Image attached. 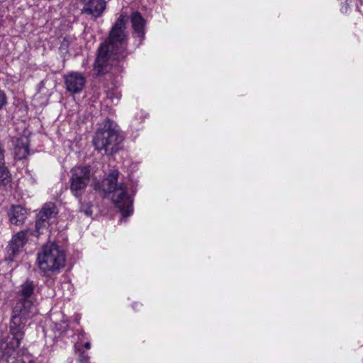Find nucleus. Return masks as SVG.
Masks as SVG:
<instances>
[{"instance_id":"ddd939ff","label":"nucleus","mask_w":363,"mask_h":363,"mask_svg":"<svg viewBox=\"0 0 363 363\" xmlns=\"http://www.w3.org/2000/svg\"><path fill=\"white\" fill-rule=\"evenodd\" d=\"M29 154L28 147L26 145L17 146L15 148V155L18 160L26 158Z\"/></svg>"},{"instance_id":"f3484780","label":"nucleus","mask_w":363,"mask_h":363,"mask_svg":"<svg viewBox=\"0 0 363 363\" xmlns=\"http://www.w3.org/2000/svg\"><path fill=\"white\" fill-rule=\"evenodd\" d=\"M84 213L86 215V216H91V213H92V211L90 209V208H87L86 210L84 211Z\"/></svg>"},{"instance_id":"9b49d317","label":"nucleus","mask_w":363,"mask_h":363,"mask_svg":"<svg viewBox=\"0 0 363 363\" xmlns=\"http://www.w3.org/2000/svg\"><path fill=\"white\" fill-rule=\"evenodd\" d=\"M130 21L134 33L142 41L145 38L146 21L139 12L135 11L130 16Z\"/></svg>"},{"instance_id":"39448f33","label":"nucleus","mask_w":363,"mask_h":363,"mask_svg":"<svg viewBox=\"0 0 363 363\" xmlns=\"http://www.w3.org/2000/svg\"><path fill=\"white\" fill-rule=\"evenodd\" d=\"M118 133L112 127L109 120L106 121L104 127L99 129L94 139V144L98 150H104L106 153L116 152L118 141Z\"/></svg>"},{"instance_id":"4468645a","label":"nucleus","mask_w":363,"mask_h":363,"mask_svg":"<svg viewBox=\"0 0 363 363\" xmlns=\"http://www.w3.org/2000/svg\"><path fill=\"white\" fill-rule=\"evenodd\" d=\"M121 94L118 92L117 91H108L107 93V98L111 101L113 104L116 105L118 103L120 99H121Z\"/></svg>"},{"instance_id":"6e6552de","label":"nucleus","mask_w":363,"mask_h":363,"mask_svg":"<svg viewBox=\"0 0 363 363\" xmlns=\"http://www.w3.org/2000/svg\"><path fill=\"white\" fill-rule=\"evenodd\" d=\"M86 79L82 73L71 72L65 76V84L67 91L80 93L84 87Z\"/></svg>"},{"instance_id":"7ed1b4c3","label":"nucleus","mask_w":363,"mask_h":363,"mask_svg":"<svg viewBox=\"0 0 363 363\" xmlns=\"http://www.w3.org/2000/svg\"><path fill=\"white\" fill-rule=\"evenodd\" d=\"M119 172L113 169L102 181L101 189L107 194L113 193L112 200L123 217L130 216L133 213V200L127 194L126 186L123 183H118Z\"/></svg>"},{"instance_id":"9d476101","label":"nucleus","mask_w":363,"mask_h":363,"mask_svg":"<svg viewBox=\"0 0 363 363\" xmlns=\"http://www.w3.org/2000/svg\"><path fill=\"white\" fill-rule=\"evenodd\" d=\"M104 0H89L84 6L82 12L94 18L100 17L106 9Z\"/></svg>"},{"instance_id":"20e7f679","label":"nucleus","mask_w":363,"mask_h":363,"mask_svg":"<svg viewBox=\"0 0 363 363\" xmlns=\"http://www.w3.org/2000/svg\"><path fill=\"white\" fill-rule=\"evenodd\" d=\"M38 264L45 276L58 273L65 264L64 251L55 243L44 245L38 254Z\"/></svg>"},{"instance_id":"423d86ee","label":"nucleus","mask_w":363,"mask_h":363,"mask_svg":"<svg viewBox=\"0 0 363 363\" xmlns=\"http://www.w3.org/2000/svg\"><path fill=\"white\" fill-rule=\"evenodd\" d=\"M91 169L89 165H79L72 168L69 177L70 191L76 198L80 199L88 186Z\"/></svg>"},{"instance_id":"f03ea898","label":"nucleus","mask_w":363,"mask_h":363,"mask_svg":"<svg viewBox=\"0 0 363 363\" xmlns=\"http://www.w3.org/2000/svg\"><path fill=\"white\" fill-rule=\"evenodd\" d=\"M125 28L126 16L121 13L110 30L108 38L99 48L94 64V69L99 74L110 71L112 60L123 59L128 55Z\"/></svg>"},{"instance_id":"f257e3e1","label":"nucleus","mask_w":363,"mask_h":363,"mask_svg":"<svg viewBox=\"0 0 363 363\" xmlns=\"http://www.w3.org/2000/svg\"><path fill=\"white\" fill-rule=\"evenodd\" d=\"M35 289L34 282L27 279L16 291L9 324V336L1 345L4 355L7 358L15 354L23 338L26 323L30 318L33 308Z\"/></svg>"},{"instance_id":"0eeeda50","label":"nucleus","mask_w":363,"mask_h":363,"mask_svg":"<svg viewBox=\"0 0 363 363\" xmlns=\"http://www.w3.org/2000/svg\"><path fill=\"white\" fill-rule=\"evenodd\" d=\"M28 231L22 230L16 234L7 247L6 260L13 261L15 257L21 251L28 240Z\"/></svg>"},{"instance_id":"2eb2a0df","label":"nucleus","mask_w":363,"mask_h":363,"mask_svg":"<svg viewBox=\"0 0 363 363\" xmlns=\"http://www.w3.org/2000/svg\"><path fill=\"white\" fill-rule=\"evenodd\" d=\"M79 362L80 363H89V355L83 350H79Z\"/></svg>"},{"instance_id":"dca6fc26","label":"nucleus","mask_w":363,"mask_h":363,"mask_svg":"<svg viewBox=\"0 0 363 363\" xmlns=\"http://www.w3.org/2000/svg\"><path fill=\"white\" fill-rule=\"evenodd\" d=\"M6 98L5 94L0 91V109L6 104Z\"/></svg>"},{"instance_id":"a211bd4d","label":"nucleus","mask_w":363,"mask_h":363,"mask_svg":"<svg viewBox=\"0 0 363 363\" xmlns=\"http://www.w3.org/2000/svg\"><path fill=\"white\" fill-rule=\"evenodd\" d=\"M84 347L86 349V350H89L91 348V343L89 342H86L85 344H84Z\"/></svg>"},{"instance_id":"f8f14e48","label":"nucleus","mask_w":363,"mask_h":363,"mask_svg":"<svg viewBox=\"0 0 363 363\" xmlns=\"http://www.w3.org/2000/svg\"><path fill=\"white\" fill-rule=\"evenodd\" d=\"M26 210L21 206H13L9 212V218L12 224L19 225L26 218Z\"/></svg>"},{"instance_id":"aec40b11","label":"nucleus","mask_w":363,"mask_h":363,"mask_svg":"<svg viewBox=\"0 0 363 363\" xmlns=\"http://www.w3.org/2000/svg\"><path fill=\"white\" fill-rule=\"evenodd\" d=\"M84 334H85V333L83 332V333H82L80 335L83 336Z\"/></svg>"},{"instance_id":"1a4fd4ad","label":"nucleus","mask_w":363,"mask_h":363,"mask_svg":"<svg viewBox=\"0 0 363 363\" xmlns=\"http://www.w3.org/2000/svg\"><path fill=\"white\" fill-rule=\"evenodd\" d=\"M57 208L53 203H47L42 208L41 211L38 214V219L36 220L35 228L38 233H42L40 229L47 228L49 225V220L54 218L57 214Z\"/></svg>"},{"instance_id":"6ab92c4d","label":"nucleus","mask_w":363,"mask_h":363,"mask_svg":"<svg viewBox=\"0 0 363 363\" xmlns=\"http://www.w3.org/2000/svg\"><path fill=\"white\" fill-rule=\"evenodd\" d=\"M67 45H68V44H67V38H64V40H63V42H62V46H65V45L67 46Z\"/></svg>"}]
</instances>
